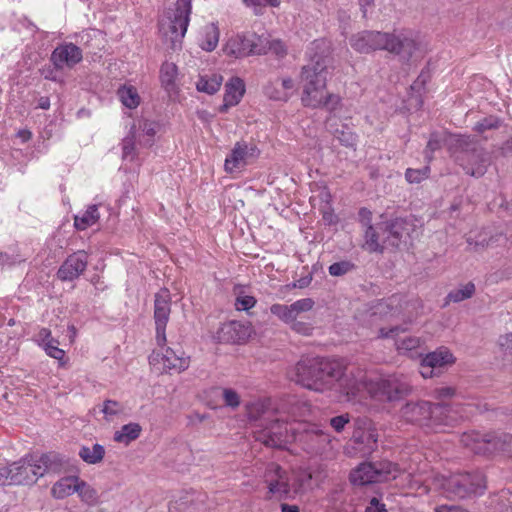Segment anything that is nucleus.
<instances>
[{"mask_svg":"<svg viewBox=\"0 0 512 512\" xmlns=\"http://www.w3.org/2000/svg\"><path fill=\"white\" fill-rule=\"evenodd\" d=\"M294 381L301 386L323 392L339 389L346 396L356 394L355 385H348V377L339 363L322 357L301 359L294 368Z\"/></svg>","mask_w":512,"mask_h":512,"instance_id":"nucleus-1","label":"nucleus"},{"mask_svg":"<svg viewBox=\"0 0 512 512\" xmlns=\"http://www.w3.org/2000/svg\"><path fill=\"white\" fill-rule=\"evenodd\" d=\"M401 416L409 423L417 424L434 432L455 425L463 418L459 404L451 405L444 401L431 403L426 400L410 401L401 408Z\"/></svg>","mask_w":512,"mask_h":512,"instance_id":"nucleus-2","label":"nucleus"},{"mask_svg":"<svg viewBox=\"0 0 512 512\" xmlns=\"http://www.w3.org/2000/svg\"><path fill=\"white\" fill-rule=\"evenodd\" d=\"M308 63L301 69L303 83L301 101L306 107H317L321 102L318 94L326 88L328 76V53L323 40H314L306 50Z\"/></svg>","mask_w":512,"mask_h":512,"instance_id":"nucleus-3","label":"nucleus"},{"mask_svg":"<svg viewBox=\"0 0 512 512\" xmlns=\"http://www.w3.org/2000/svg\"><path fill=\"white\" fill-rule=\"evenodd\" d=\"M440 486L447 498L466 499L483 495L487 488V481L482 471L473 470L443 477Z\"/></svg>","mask_w":512,"mask_h":512,"instance_id":"nucleus-4","label":"nucleus"},{"mask_svg":"<svg viewBox=\"0 0 512 512\" xmlns=\"http://www.w3.org/2000/svg\"><path fill=\"white\" fill-rule=\"evenodd\" d=\"M460 442L474 454L503 453L512 456V435L500 431H469L461 435Z\"/></svg>","mask_w":512,"mask_h":512,"instance_id":"nucleus-5","label":"nucleus"},{"mask_svg":"<svg viewBox=\"0 0 512 512\" xmlns=\"http://www.w3.org/2000/svg\"><path fill=\"white\" fill-rule=\"evenodd\" d=\"M191 12L192 0H175L166 7L164 16L167 23L163 24L162 29H164L165 36L170 39L172 50L181 48Z\"/></svg>","mask_w":512,"mask_h":512,"instance_id":"nucleus-6","label":"nucleus"},{"mask_svg":"<svg viewBox=\"0 0 512 512\" xmlns=\"http://www.w3.org/2000/svg\"><path fill=\"white\" fill-rule=\"evenodd\" d=\"M367 390L375 400L392 402L407 396L412 386L407 376L394 373L371 380L367 384Z\"/></svg>","mask_w":512,"mask_h":512,"instance_id":"nucleus-7","label":"nucleus"},{"mask_svg":"<svg viewBox=\"0 0 512 512\" xmlns=\"http://www.w3.org/2000/svg\"><path fill=\"white\" fill-rule=\"evenodd\" d=\"M33 454H26L17 461L0 467V486H31L38 476L34 467Z\"/></svg>","mask_w":512,"mask_h":512,"instance_id":"nucleus-8","label":"nucleus"},{"mask_svg":"<svg viewBox=\"0 0 512 512\" xmlns=\"http://www.w3.org/2000/svg\"><path fill=\"white\" fill-rule=\"evenodd\" d=\"M395 472L397 465L388 460L363 462L350 472L349 480L354 485L364 486L387 481Z\"/></svg>","mask_w":512,"mask_h":512,"instance_id":"nucleus-9","label":"nucleus"},{"mask_svg":"<svg viewBox=\"0 0 512 512\" xmlns=\"http://www.w3.org/2000/svg\"><path fill=\"white\" fill-rule=\"evenodd\" d=\"M264 482L267 485L268 492L275 495L278 499H288L292 494L291 478L287 470L279 464L269 463L264 473Z\"/></svg>","mask_w":512,"mask_h":512,"instance_id":"nucleus-10","label":"nucleus"},{"mask_svg":"<svg viewBox=\"0 0 512 512\" xmlns=\"http://www.w3.org/2000/svg\"><path fill=\"white\" fill-rule=\"evenodd\" d=\"M171 313V294L167 288H162L155 294L154 298V321L156 331V342L164 346L166 339V326Z\"/></svg>","mask_w":512,"mask_h":512,"instance_id":"nucleus-11","label":"nucleus"},{"mask_svg":"<svg viewBox=\"0 0 512 512\" xmlns=\"http://www.w3.org/2000/svg\"><path fill=\"white\" fill-rule=\"evenodd\" d=\"M225 51L236 58L267 53V45L256 34L237 35L228 41Z\"/></svg>","mask_w":512,"mask_h":512,"instance_id":"nucleus-12","label":"nucleus"},{"mask_svg":"<svg viewBox=\"0 0 512 512\" xmlns=\"http://www.w3.org/2000/svg\"><path fill=\"white\" fill-rule=\"evenodd\" d=\"M456 147L467 154L468 164L464 167L466 174L482 177L490 165V157L483 149H469V140L465 136L456 139Z\"/></svg>","mask_w":512,"mask_h":512,"instance_id":"nucleus-13","label":"nucleus"},{"mask_svg":"<svg viewBox=\"0 0 512 512\" xmlns=\"http://www.w3.org/2000/svg\"><path fill=\"white\" fill-rule=\"evenodd\" d=\"M389 33L364 30L351 36V47L359 52L368 54L376 50H386Z\"/></svg>","mask_w":512,"mask_h":512,"instance_id":"nucleus-14","label":"nucleus"},{"mask_svg":"<svg viewBox=\"0 0 512 512\" xmlns=\"http://www.w3.org/2000/svg\"><path fill=\"white\" fill-rule=\"evenodd\" d=\"M88 254L84 250H78L70 254L60 265L56 275L63 282H71L78 279L86 270Z\"/></svg>","mask_w":512,"mask_h":512,"instance_id":"nucleus-15","label":"nucleus"},{"mask_svg":"<svg viewBox=\"0 0 512 512\" xmlns=\"http://www.w3.org/2000/svg\"><path fill=\"white\" fill-rule=\"evenodd\" d=\"M83 59L80 47L71 42L59 44L51 53L50 61L55 69L73 68Z\"/></svg>","mask_w":512,"mask_h":512,"instance_id":"nucleus-16","label":"nucleus"},{"mask_svg":"<svg viewBox=\"0 0 512 512\" xmlns=\"http://www.w3.org/2000/svg\"><path fill=\"white\" fill-rule=\"evenodd\" d=\"M251 335V327L240 321H230L222 324L216 332V339L221 343L241 344Z\"/></svg>","mask_w":512,"mask_h":512,"instance_id":"nucleus-17","label":"nucleus"},{"mask_svg":"<svg viewBox=\"0 0 512 512\" xmlns=\"http://www.w3.org/2000/svg\"><path fill=\"white\" fill-rule=\"evenodd\" d=\"M419 49V43L412 33L408 35H395L389 33L386 50L398 55L404 62H408Z\"/></svg>","mask_w":512,"mask_h":512,"instance_id":"nucleus-18","label":"nucleus"},{"mask_svg":"<svg viewBox=\"0 0 512 512\" xmlns=\"http://www.w3.org/2000/svg\"><path fill=\"white\" fill-rule=\"evenodd\" d=\"M382 228V243L385 248H397L403 241V238L409 234L408 223L402 218H395L383 223Z\"/></svg>","mask_w":512,"mask_h":512,"instance_id":"nucleus-19","label":"nucleus"},{"mask_svg":"<svg viewBox=\"0 0 512 512\" xmlns=\"http://www.w3.org/2000/svg\"><path fill=\"white\" fill-rule=\"evenodd\" d=\"M33 461L38 479L46 474H60L65 464L63 456L56 452L33 454Z\"/></svg>","mask_w":512,"mask_h":512,"instance_id":"nucleus-20","label":"nucleus"},{"mask_svg":"<svg viewBox=\"0 0 512 512\" xmlns=\"http://www.w3.org/2000/svg\"><path fill=\"white\" fill-rule=\"evenodd\" d=\"M257 440L272 448H283L287 443V426L282 420L276 419L270 427L264 428Z\"/></svg>","mask_w":512,"mask_h":512,"instance_id":"nucleus-21","label":"nucleus"},{"mask_svg":"<svg viewBox=\"0 0 512 512\" xmlns=\"http://www.w3.org/2000/svg\"><path fill=\"white\" fill-rule=\"evenodd\" d=\"M406 328L402 326H394L390 329L381 328L379 330L380 338H392L395 341L396 349L399 353L406 354L412 352L420 346V338L415 336L400 337L401 333H404Z\"/></svg>","mask_w":512,"mask_h":512,"instance_id":"nucleus-22","label":"nucleus"},{"mask_svg":"<svg viewBox=\"0 0 512 512\" xmlns=\"http://www.w3.org/2000/svg\"><path fill=\"white\" fill-rule=\"evenodd\" d=\"M245 93V83L239 77H232L225 84V93L223 97V104L219 107L220 113H227L228 110L236 106L242 99Z\"/></svg>","mask_w":512,"mask_h":512,"instance_id":"nucleus-23","label":"nucleus"},{"mask_svg":"<svg viewBox=\"0 0 512 512\" xmlns=\"http://www.w3.org/2000/svg\"><path fill=\"white\" fill-rule=\"evenodd\" d=\"M162 364L164 371H185L190 364V357L186 356L181 348L173 349L167 347L165 353L162 355Z\"/></svg>","mask_w":512,"mask_h":512,"instance_id":"nucleus-24","label":"nucleus"},{"mask_svg":"<svg viewBox=\"0 0 512 512\" xmlns=\"http://www.w3.org/2000/svg\"><path fill=\"white\" fill-rule=\"evenodd\" d=\"M304 437L307 451L313 454H321L326 451L331 441L328 434L316 427L307 430Z\"/></svg>","mask_w":512,"mask_h":512,"instance_id":"nucleus-25","label":"nucleus"},{"mask_svg":"<svg viewBox=\"0 0 512 512\" xmlns=\"http://www.w3.org/2000/svg\"><path fill=\"white\" fill-rule=\"evenodd\" d=\"M422 360L440 375L448 364L454 362V357L447 348H440L428 353Z\"/></svg>","mask_w":512,"mask_h":512,"instance_id":"nucleus-26","label":"nucleus"},{"mask_svg":"<svg viewBox=\"0 0 512 512\" xmlns=\"http://www.w3.org/2000/svg\"><path fill=\"white\" fill-rule=\"evenodd\" d=\"M249 149L245 142H237L231 153L225 159L224 167L229 173L234 172L236 169L246 164Z\"/></svg>","mask_w":512,"mask_h":512,"instance_id":"nucleus-27","label":"nucleus"},{"mask_svg":"<svg viewBox=\"0 0 512 512\" xmlns=\"http://www.w3.org/2000/svg\"><path fill=\"white\" fill-rule=\"evenodd\" d=\"M80 481L77 476H67L59 479L53 484L51 488V495L55 499H64L78 491V482Z\"/></svg>","mask_w":512,"mask_h":512,"instance_id":"nucleus-28","label":"nucleus"},{"mask_svg":"<svg viewBox=\"0 0 512 512\" xmlns=\"http://www.w3.org/2000/svg\"><path fill=\"white\" fill-rule=\"evenodd\" d=\"M382 228H384L383 223L377 227L371 226L365 229V243L363 247L367 251L382 253L385 249V244L382 243Z\"/></svg>","mask_w":512,"mask_h":512,"instance_id":"nucleus-29","label":"nucleus"},{"mask_svg":"<svg viewBox=\"0 0 512 512\" xmlns=\"http://www.w3.org/2000/svg\"><path fill=\"white\" fill-rule=\"evenodd\" d=\"M100 219L99 205L92 204L85 211L74 216V227L83 231L96 224Z\"/></svg>","mask_w":512,"mask_h":512,"instance_id":"nucleus-30","label":"nucleus"},{"mask_svg":"<svg viewBox=\"0 0 512 512\" xmlns=\"http://www.w3.org/2000/svg\"><path fill=\"white\" fill-rule=\"evenodd\" d=\"M141 431L142 428L138 423L130 422L115 431L113 440L115 442L128 445L140 436Z\"/></svg>","mask_w":512,"mask_h":512,"instance_id":"nucleus-31","label":"nucleus"},{"mask_svg":"<svg viewBox=\"0 0 512 512\" xmlns=\"http://www.w3.org/2000/svg\"><path fill=\"white\" fill-rule=\"evenodd\" d=\"M178 75V68L172 62H164L160 68V81L163 88L167 92H172L176 88V78Z\"/></svg>","mask_w":512,"mask_h":512,"instance_id":"nucleus-32","label":"nucleus"},{"mask_svg":"<svg viewBox=\"0 0 512 512\" xmlns=\"http://www.w3.org/2000/svg\"><path fill=\"white\" fill-rule=\"evenodd\" d=\"M78 455L87 464H98L105 456V448L98 443L93 444L91 447L83 445L80 447Z\"/></svg>","mask_w":512,"mask_h":512,"instance_id":"nucleus-33","label":"nucleus"},{"mask_svg":"<svg viewBox=\"0 0 512 512\" xmlns=\"http://www.w3.org/2000/svg\"><path fill=\"white\" fill-rule=\"evenodd\" d=\"M157 123L149 120H142L137 126L139 145L151 147L154 144V136L157 131Z\"/></svg>","mask_w":512,"mask_h":512,"instance_id":"nucleus-34","label":"nucleus"},{"mask_svg":"<svg viewBox=\"0 0 512 512\" xmlns=\"http://www.w3.org/2000/svg\"><path fill=\"white\" fill-rule=\"evenodd\" d=\"M139 143V135L137 125L133 124L127 134L122 140V156L123 159L133 160L136 157V143Z\"/></svg>","mask_w":512,"mask_h":512,"instance_id":"nucleus-35","label":"nucleus"},{"mask_svg":"<svg viewBox=\"0 0 512 512\" xmlns=\"http://www.w3.org/2000/svg\"><path fill=\"white\" fill-rule=\"evenodd\" d=\"M475 285L473 282H468L460 285L458 288L451 290L446 296V302L459 303L466 299L471 298L475 294Z\"/></svg>","mask_w":512,"mask_h":512,"instance_id":"nucleus-36","label":"nucleus"},{"mask_svg":"<svg viewBox=\"0 0 512 512\" xmlns=\"http://www.w3.org/2000/svg\"><path fill=\"white\" fill-rule=\"evenodd\" d=\"M221 84L222 77L220 75L214 74L211 77L200 76L196 83V88L199 92L213 95L220 89Z\"/></svg>","mask_w":512,"mask_h":512,"instance_id":"nucleus-37","label":"nucleus"},{"mask_svg":"<svg viewBox=\"0 0 512 512\" xmlns=\"http://www.w3.org/2000/svg\"><path fill=\"white\" fill-rule=\"evenodd\" d=\"M118 96L122 104L129 109H135L140 103V97L137 90L132 86H123L119 88Z\"/></svg>","mask_w":512,"mask_h":512,"instance_id":"nucleus-38","label":"nucleus"},{"mask_svg":"<svg viewBox=\"0 0 512 512\" xmlns=\"http://www.w3.org/2000/svg\"><path fill=\"white\" fill-rule=\"evenodd\" d=\"M495 241H497V239H495L494 236L490 235L489 231H487L486 229L479 231L475 235H473V233L471 232V234L467 238L468 245H474V249L476 251L478 250V248L488 247Z\"/></svg>","mask_w":512,"mask_h":512,"instance_id":"nucleus-39","label":"nucleus"},{"mask_svg":"<svg viewBox=\"0 0 512 512\" xmlns=\"http://www.w3.org/2000/svg\"><path fill=\"white\" fill-rule=\"evenodd\" d=\"M270 312L279 318L285 324L290 325L292 322H295L296 316L294 314L293 308L291 305L285 304H273L270 307Z\"/></svg>","mask_w":512,"mask_h":512,"instance_id":"nucleus-40","label":"nucleus"},{"mask_svg":"<svg viewBox=\"0 0 512 512\" xmlns=\"http://www.w3.org/2000/svg\"><path fill=\"white\" fill-rule=\"evenodd\" d=\"M218 42V28L214 24L207 26L205 29L204 39L202 41L201 48L205 51L211 52L217 47Z\"/></svg>","mask_w":512,"mask_h":512,"instance_id":"nucleus-41","label":"nucleus"},{"mask_svg":"<svg viewBox=\"0 0 512 512\" xmlns=\"http://www.w3.org/2000/svg\"><path fill=\"white\" fill-rule=\"evenodd\" d=\"M503 124V120L495 115H489L479 120L473 130L479 134H483L487 130H496Z\"/></svg>","mask_w":512,"mask_h":512,"instance_id":"nucleus-42","label":"nucleus"},{"mask_svg":"<svg viewBox=\"0 0 512 512\" xmlns=\"http://www.w3.org/2000/svg\"><path fill=\"white\" fill-rule=\"evenodd\" d=\"M334 137L345 147H353L356 144L357 136L347 125L335 129Z\"/></svg>","mask_w":512,"mask_h":512,"instance_id":"nucleus-43","label":"nucleus"},{"mask_svg":"<svg viewBox=\"0 0 512 512\" xmlns=\"http://www.w3.org/2000/svg\"><path fill=\"white\" fill-rule=\"evenodd\" d=\"M311 480L312 475L310 472L306 470L297 472L291 482L292 493L297 494L307 489L310 486Z\"/></svg>","mask_w":512,"mask_h":512,"instance_id":"nucleus-44","label":"nucleus"},{"mask_svg":"<svg viewBox=\"0 0 512 512\" xmlns=\"http://www.w3.org/2000/svg\"><path fill=\"white\" fill-rule=\"evenodd\" d=\"M79 489L76 491L81 500L89 505H94L98 502L97 491L87 484L85 481L80 480L78 482Z\"/></svg>","mask_w":512,"mask_h":512,"instance_id":"nucleus-45","label":"nucleus"},{"mask_svg":"<svg viewBox=\"0 0 512 512\" xmlns=\"http://www.w3.org/2000/svg\"><path fill=\"white\" fill-rule=\"evenodd\" d=\"M100 411L104 414V418L110 421L115 416H118L123 413L124 406L122 403L116 400L106 399L103 402Z\"/></svg>","mask_w":512,"mask_h":512,"instance_id":"nucleus-46","label":"nucleus"},{"mask_svg":"<svg viewBox=\"0 0 512 512\" xmlns=\"http://www.w3.org/2000/svg\"><path fill=\"white\" fill-rule=\"evenodd\" d=\"M377 437V434L372 430L362 431L359 433V435H354V441L357 444H364L366 447V451L370 453L377 446Z\"/></svg>","mask_w":512,"mask_h":512,"instance_id":"nucleus-47","label":"nucleus"},{"mask_svg":"<svg viewBox=\"0 0 512 512\" xmlns=\"http://www.w3.org/2000/svg\"><path fill=\"white\" fill-rule=\"evenodd\" d=\"M355 268L356 265L353 262L349 260H343L331 264L328 268V271L330 275L339 277L353 271Z\"/></svg>","mask_w":512,"mask_h":512,"instance_id":"nucleus-48","label":"nucleus"},{"mask_svg":"<svg viewBox=\"0 0 512 512\" xmlns=\"http://www.w3.org/2000/svg\"><path fill=\"white\" fill-rule=\"evenodd\" d=\"M429 173L430 167L428 165L420 169L408 168L405 172V178L411 184H418L422 180L428 178Z\"/></svg>","mask_w":512,"mask_h":512,"instance_id":"nucleus-49","label":"nucleus"},{"mask_svg":"<svg viewBox=\"0 0 512 512\" xmlns=\"http://www.w3.org/2000/svg\"><path fill=\"white\" fill-rule=\"evenodd\" d=\"M318 97L321 99V101H320L321 103L316 108L324 107L329 112H334L338 108V106L340 105V102H341V99L338 95L328 94V95L324 96L323 91H321L318 94Z\"/></svg>","mask_w":512,"mask_h":512,"instance_id":"nucleus-50","label":"nucleus"},{"mask_svg":"<svg viewBox=\"0 0 512 512\" xmlns=\"http://www.w3.org/2000/svg\"><path fill=\"white\" fill-rule=\"evenodd\" d=\"M247 7H252L256 15L262 13V9L270 7H278L281 3L280 0H242Z\"/></svg>","mask_w":512,"mask_h":512,"instance_id":"nucleus-51","label":"nucleus"},{"mask_svg":"<svg viewBox=\"0 0 512 512\" xmlns=\"http://www.w3.org/2000/svg\"><path fill=\"white\" fill-rule=\"evenodd\" d=\"M58 345V340H50V342H45L43 349L48 356L57 360H61L63 359L65 352L63 349H60Z\"/></svg>","mask_w":512,"mask_h":512,"instance_id":"nucleus-52","label":"nucleus"},{"mask_svg":"<svg viewBox=\"0 0 512 512\" xmlns=\"http://www.w3.org/2000/svg\"><path fill=\"white\" fill-rule=\"evenodd\" d=\"M256 302L253 296L241 294L236 298L235 307L238 311H248L255 306Z\"/></svg>","mask_w":512,"mask_h":512,"instance_id":"nucleus-53","label":"nucleus"},{"mask_svg":"<svg viewBox=\"0 0 512 512\" xmlns=\"http://www.w3.org/2000/svg\"><path fill=\"white\" fill-rule=\"evenodd\" d=\"M24 261L25 259L19 254H9L8 252H0V266L2 267H10Z\"/></svg>","mask_w":512,"mask_h":512,"instance_id":"nucleus-54","label":"nucleus"},{"mask_svg":"<svg viewBox=\"0 0 512 512\" xmlns=\"http://www.w3.org/2000/svg\"><path fill=\"white\" fill-rule=\"evenodd\" d=\"M314 301L311 298H303L291 304L294 314L297 317L302 312H307L313 308Z\"/></svg>","mask_w":512,"mask_h":512,"instance_id":"nucleus-55","label":"nucleus"},{"mask_svg":"<svg viewBox=\"0 0 512 512\" xmlns=\"http://www.w3.org/2000/svg\"><path fill=\"white\" fill-rule=\"evenodd\" d=\"M440 148V140L437 138L436 134H431L426 145V148L424 150L425 158L427 159L428 162H430L433 159V153Z\"/></svg>","mask_w":512,"mask_h":512,"instance_id":"nucleus-56","label":"nucleus"},{"mask_svg":"<svg viewBox=\"0 0 512 512\" xmlns=\"http://www.w3.org/2000/svg\"><path fill=\"white\" fill-rule=\"evenodd\" d=\"M223 399L225 405L228 407L237 408L240 405V397L238 393L231 388H225L223 390Z\"/></svg>","mask_w":512,"mask_h":512,"instance_id":"nucleus-57","label":"nucleus"},{"mask_svg":"<svg viewBox=\"0 0 512 512\" xmlns=\"http://www.w3.org/2000/svg\"><path fill=\"white\" fill-rule=\"evenodd\" d=\"M268 50L279 58H283L287 54L286 45L279 39L270 41L269 46L267 47V51Z\"/></svg>","mask_w":512,"mask_h":512,"instance_id":"nucleus-58","label":"nucleus"},{"mask_svg":"<svg viewBox=\"0 0 512 512\" xmlns=\"http://www.w3.org/2000/svg\"><path fill=\"white\" fill-rule=\"evenodd\" d=\"M498 344L505 355L512 356V333L500 336Z\"/></svg>","mask_w":512,"mask_h":512,"instance_id":"nucleus-59","label":"nucleus"},{"mask_svg":"<svg viewBox=\"0 0 512 512\" xmlns=\"http://www.w3.org/2000/svg\"><path fill=\"white\" fill-rule=\"evenodd\" d=\"M349 420L350 419L348 414H342L331 418L330 425L336 432H341L344 429L345 425L349 423Z\"/></svg>","mask_w":512,"mask_h":512,"instance_id":"nucleus-60","label":"nucleus"},{"mask_svg":"<svg viewBox=\"0 0 512 512\" xmlns=\"http://www.w3.org/2000/svg\"><path fill=\"white\" fill-rule=\"evenodd\" d=\"M365 512H388L384 503L377 497H372L365 508Z\"/></svg>","mask_w":512,"mask_h":512,"instance_id":"nucleus-61","label":"nucleus"},{"mask_svg":"<svg viewBox=\"0 0 512 512\" xmlns=\"http://www.w3.org/2000/svg\"><path fill=\"white\" fill-rule=\"evenodd\" d=\"M358 220L362 227L366 229L367 227L373 226L372 221V212L367 208H361L358 212Z\"/></svg>","mask_w":512,"mask_h":512,"instance_id":"nucleus-62","label":"nucleus"},{"mask_svg":"<svg viewBox=\"0 0 512 512\" xmlns=\"http://www.w3.org/2000/svg\"><path fill=\"white\" fill-rule=\"evenodd\" d=\"M290 327L293 331L302 335H310L312 332V327L308 323L297 321V319L290 324Z\"/></svg>","mask_w":512,"mask_h":512,"instance_id":"nucleus-63","label":"nucleus"},{"mask_svg":"<svg viewBox=\"0 0 512 512\" xmlns=\"http://www.w3.org/2000/svg\"><path fill=\"white\" fill-rule=\"evenodd\" d=\"M434 512H469L460 505L442 504L434 508Z\"/></svg>","mask_w":512,"mask_h":512,"instance_id":"nucleus-64","label":"nucleus"}]
</instances>
